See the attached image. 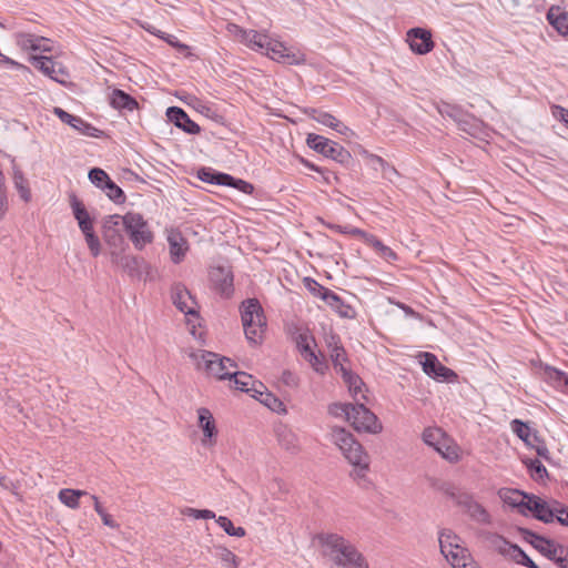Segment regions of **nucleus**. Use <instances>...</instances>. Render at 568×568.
<instances>
[{
  "mask_svg": "<svg viewBox=\"0 0 568 568\" xmlns=\"http://www.w3.org/2000/svg\"><path fill=\"white\" fill-rule=\"evenodd\" d=\"M110 103L118 110L133 111L139 106L133 97L120 89H114L112 91Z\"/></svg>",
  "mask_w": 568,
  "mask_h": 568,
  "instance_id": "31",
  "label": "nucleus"
},
{
  "mask_svg": "<svg viewBox=\"0 0 568 568\" xmlns=\"http://www.w3.org/2000/svg\"><path fill=\"white\" fill-rule=\"evenodd\" d=\"M547 20L559 34L568 36V12L561 11L559 7H551L547 12Z\"/></svg>",
  "mask_w": 568,
  "mask_h": 568,
  "instance_id": "29",
  "label": "nucleus"
},
{
  "mask_svg": "<svg viewBox=\"0 0 568 568\" xmlns=\"http://www.w3.org/2000/svg\"><path fill=\"white\" fill-rule=\"evenodd\" d=\"M102 523L110 528H118L119 525L113 520L111 515H109L105 510L100 515Z\"/></svg>",
  "mask_w": 568,
  "mask_h": 568,
  "instance_id": "62",
  "label": "nucleus"
},
{
  "mask_svg": "<svg viewBox=\"0 0 568 568\" xmlns=\"http://www.w3.org/2000/svg\"><path fill=\"white\" fill-rule=\"evenodd\" d=\"M318 542L327 548L326 555L341 568H368L365 557L344 537L337 534H318Z\"/></svg>",
  "mask_w": 568,
  "mask_h": 568,
  "instance_id": "1",
  "label": "nucleus"
},
{
  "mask_svg": "<svg viewBox=\"0 0 568 568\" xmlns=\"http://www.w3.org/2000/svg\"><path fill=\"white\" fill-rule=\"evenodd\" d=\"M422 358L420 364L423 371L428 376L437 379V381H447L450 382L457 377V374L450 368L444 366L436 355L433 353L424 352L419 354Z\"/></svg>",
  "mask_w": 568,
  "mask_h": 568,
  "instance_id": "14",
  "label": "nucleus"
},
{
  "mask_svg": "<svg viewBox=\"0 0 568 568\" xmlns=\"http://www.w3.org/2000/svg\"><path fill=\"white\" fill-rule=\"evenodd\" d=\"M216 523L229 536L232 535V530H234L235 527L230 518L220 516L216 518Z\"/></svg>",
  "mask_w": 568,
  "mask_h": 568,
  "instance_id": "60",
  "label": "nucleus"
},
{
  "mask_svg": "<svg viewBox=\"0 0 568 568\" xmlns=\"http://www.w3.org/2000/svg\"><path fill=\"white\" fill-rule=\"evenodd\" d=\"M124 230V215L113 214L103 220L102 236L112 251L123 250L125 244L122 231Z\"/></svg>",
  "mask_w": 568,
  "mask_h": 568,
  "instance_id": "11",
  "label": "nucleus"
},
{
  "mask_svg": "<svg viewBox=\"0 0 568 568\" xmlns=\"http://www.w3.org/2000/svg\"><path fill=\"white\" fill-rule=\"evenodd\" d=\"M12 163L14 187L17 189L20 197L24 202H29L31 199V192L28 185V181L24 179L23 172L17 166L14 161H12Z\"/></svg>",
  "mask_w": 568,
  "mask_h": 568,
  "instance_id": "35",
  "label": "nucleus"
},
{
  "mask_svg": "<svg viewBox=\"0 0 568 568\" xmlns=\"http://www.w3.org/2000/svg\"><path fill=\"white\" fill-rule=\"evenodd\" d=\"M191 357L196 363L199 369L205 371L209 376L216 377L217 379H231L232 373L229 367H235L236 364L229 357H220L219 354L199 351L192 353Z\"/></svg>",
  "mask_w": 568,
  "mask_h": 568,
  "instance_id": "5",
  "label": "nucleus"
},
{
  "mask_svg": "<svg viewBox=\"0 0 568 568\" xmlns=\"http://www.w3.org/2000/svg\"><path fill=\"white\" fill-rule=\"evenodd\" d=\"M423 440L426 445L433 447L442 457L449 462L458 459L456 446L450 444L449 438L438 427H427L423 432Z\"/></svg>",
  "mask_w": 568,
  "mask_h": 568,
  "instance_id": "9",
  "label": "nucleus"
},
{
  "mask_svg": "<svg viewBox=\"0 0 568 568\" xmlns=\"http://www.w3.org/2000/svg\"><path fill=\"white\" fill-rule=\"evenodd\" d=\"M554 501L548 503L536 495H531L528 500L527 513H531L532 516L545 524L554 521Z\"/></svg>",
  "mask_w": 568,
  "mask_h": 568,
  "instance_id": "22",
  "label": "nucleus"
},
{
  "mask_svg": "<svg viewBox=\"0 0 568 568\" xmlns=\"http://www.w3.org/2000/svg\"><path fill=\"white\" fill-rule=\"evenodd\" d=\"M332 229H334L335 231H337L338 233H342V234H351V235H354V236H358L361 239H363L365 241L366 236H367V232L361 230V229H357V227H354V226H349V225H345V226H342V225H332L331 226Z\"/></svg>",
  "mask_w": 568,
  "mask_h": 568,
  "instance_id": "54",
  "label": "nucleus"
},
{
  "mask_svg": "<svg viewBox=\"0 0 568 568\" xmlns=\"http://www.w3.org/2000/svg\"><path fill=\"white\" fill-rule=\"evenodd\" d=\"M20 44L26 49H31L33 51H50V40L42 38V37H36L30 33H23L20 36L19 40Z\"/></svg>",
  "mask_w": 568,
  "mask_h": 568,
  "instance_id": "34",
  "label": "nucleus"
},
{
  "mask_svg": "<svg viewBox=\"0 0 568 568\" xmlns=\"http://www.w3.org/2000/svg\"><path fill=\"white\" fill-rule=\"evenodd\" d=\"M509 557L517 564L523 565L525 567L540 568L518 545H514Z\"/></svg>",
  "mask_w": 568,
  "mask_h": 568,
  "instance_id": "42",
  "label": "nucleus"
},
{
  "mask_svg": "<svg viewBox=\"0 0 568 568\" xmlns=\"http://www.w3.org/2000/svg\"><path fill=\"white\" fill-rule=\"evenodd\" d=\"M312 118L316 122H318V123H321L323 125L329 126V128H332L333 130H335L336 132H338L341 134H346L349 131V129L346 125H344L339 120H337L331 113L313 109L312 110Z\"/></svg>",
  "mask_w": 568,
  "mask_h": 568,
  "instance_id": "32",
  "label": "nucleus"
},
{
  "mask_svg": "<svg viewBox=\"0 0 568 568\" xmlns=\"http://www.w3.org/2000/svg\"><path fill=\"white\" fill-rule=\"evenodd\" d=\"M551 114L555 119L562 122L565 126L568 129V110L560 105L551 106Z\"/></svg>",
  "mask_w": 568,
  "mask_h": 568,
  "instance_id": "58",
  "label": "nucleus"
},
{
  "mask_svg": "<svg viewBox=\"0 0 568 568\" xmlns=\"http://www.w3.org/2000/svg\"><path fill=\"white\" fill-rule=\"evenodd\" d=\"M347 422H349L357 432L378 434L383 429L377 416L364 404H354V407L351 408V413H347Z\"/></svg>",
  "mask_w": 568,
  "mask_h": 568,
  "instance_id": "8",
  "label": "nucleus"
},
{
  "mask_svg": "<svg viewBox=\"0 0 568 568\" xmlns=\"http://www.w3.org/2000/svg\"><path fill=\"white\" fill-rule=\"evenodd\" d=\"M111 261L119 265L132 277H142V270L149 267L143 258L134 255H121L119 252L111 251Z\"/></svg>",
  "mask_w": 568,
  "mask_h": 568,
  "instance_id": "20",
  "label": "nucleus"
},
{
  "mask_svg": "<svg viewBox=\"0 0 568 568\" xmlns=\"http://www.w3.org/2000/svg\"><path fill=\"white\" fill-rule=\"evenodd\" d=\"M106 196L116 204H122L125 202V194L123 190L116 185L112 180L109 181L104 189L102 190Z\"/></svg>",
  "mask_w": 568,
  "mask_h": 568,
  "instance_id": "44",
  "label": "nucleus"
},
{
  "mask_svg": "<svg viewBox=\"0 0 568 568\" xmlns=\"http://www.w3.org/2000/svg\"><path fill=\"white\" fill-rule=\"evenodd\" d=\"M510 427L511 430L526 444V446L535 449L539 457L546 460L549 459L548 447L536 429L530 428L527 423H524L520 419H513Z\"/></svg>",
  "mask_w": 568,
  "mask_h": 568,
  "instance_id": "10",
  "label": "nucleus"
},
{
  "mask_svg": "<svg viewBox=\"0 0 568 568\" xmlns=\"http://www.w3.org/2000/svg\"><path fill=\"white\" fill-rule=\"evenodd\" d=\"M528 468L530 470L531 477L535 480H542L544 478L548 477V471L539 459L530 460Z\"/></svg>",
  "mask_w": 568,
  "mask_h": 568,
  "instance_id": "49",
  "label": "nucleus"
},
{
  "mask_svg": "<svg viewBox=\"0 0 568 568\" xmlns=\"http://www.w3.org/2000/svg\"><path fill=\"white\" fill-rule=\"evenodd\" d=\"M331 440L339 448L344 457L356 469V477H364V473L369 467V457L364 452L363 446L354 438V436L343 427H332L329 433Z\"/></svg>",
  "mask_w": 568,
  "mask_h": 568,
  "instance_id": "3",
  "label": "nucleus"
},
{
  "mask_svg": "<svg viewBox=\"0 0 568 568\" xmlns=\"http://www.w3.org/2000/svg\"><path fill=\"white\" fill-rule=\"evenodd\" d=\"M305 356L304 358L312 365V367L320 374H324L328 365L327 363L321 358L314 351H312L311 346H304Z\"/></svg>",
  "mask_w": 568,
  "mask_h": 568,
  "instance_id": "41",
  "label": "nucleus"
},
{
  "mask_svg": "<svg viewBox=\"0 0 568 568\" xmlns=\"http://www.w3.org/2000/svg\"><path fill=\"white\" fill-rule=\"evenodd\" d=\"M166 116L176 128L189 134H197L201 128L197 123L190 119L189 114L179 106H170L166 110Z\"/></svg>",
  "mask_w": 568,
  "mask_h": 568,
  "instance_id": "21",
  "label": "nucleus"
},
{
  "mask_svg": "<svg viewBox=\"0 0 568 568\" xmlns=\"http://www.w3.org/2000/svg\"><path fill=\"white\" fill-rule=\"evenodd\" d=\"M354 407V404H341L334 403L329 405L328 413L335 417L345 416L347 419V413H351V408Z\"/></svg>",
  "mask_w": 568,
  "mask_h": 568,
  "instance_id": "52",
  "label": "nucleus"
},
{
  "mask_svg": "<svg viewBox=\"0 0 568 568\" xmlns=\"http://www.w3.org/2000/svg\"><path fill=\"white\" fill-rule=\"evenodd\" d=\"M199 415V427L202 429L204 438L202 439L203 445L216 436L217 429L215 420L210 409L201 407L197 409Z\"/></svg>",
  "mask_w": 568,
  "mask_h": 568,
  "instance_id": "27",
  "label": "nucleus"
},
{
  "mask_svg": "<svg viewBox=\"0 0 568 568\" xmlns=\"http://www.w3.org/2000/svg\"><path fill=\"white\" fill-rule=\"evenodd\" d=\"M554 520H557L560 525L568 527V507L561 503L554 500Z\"/></svg>",
  "mask_w": 568,
  "mask_h": 568,
  "instance_id": "50",
  "label": "nucleus"
},
{
  "mask_svg": "<svg viewBox=\"0 0 568 568\" xmlns=\"http://www.w3.org/2000/svg\"><path fill=\"white\" fill-rule=\"evenodd\" d=\"M217 550V557L221 559V561L231 568H237L239 567V559L237 557L226 547L219 546L216 547Z\"/></svg>",
  "mask_w": 568,
  "mask_h": 568,
  "instance_id": "48",
  "label": "nucleus"
},
{
  "mask_svg": "<svg viewBox=\"0 0 568 568\" xmlns=\"http://www.w3.org/2000/svg\"><path fill=\"white\" fill-rule=\"evenodd\" d=\"M172 301L176 308L185 315L197 316L196 302L189 290L181 283L172 287Z\"/></svg>",
  "mask_w": 568,
  "mask_h": 568,
  "instance_id": "19",
  "label": "nucleus"
},
{
  "mask_svg": "<svg viewBox=\"0 0 568 568\" xmlns=\"http://www.w3.org/2000/svg\"><path fill=\"white\" fill-rule=\"evenodd\" d=\"M407 42L410 50L419 55L426 54L434 49L432 32L424 28H413L407 32Z\"/></svg>",
  "mask_w": 568,
  "mask_h": 568,
  "instance_id": "16",
  "label": "nucleus"
},
{
  "mask_svg": "<svg viewBox=\"0 0 568 568\" xmlns=\"http://www.w3.org/2000/svg\"><path fill=\"white\" fill-rule=\"evenodd\" d=\"M237 389L251 394L253 397V383H257L253 379V376L245 372H235L232 373V378Z\"/></svg>",
  "mask_w": 568,
  "mask_h": 568,
  "instance_id": "37",
  "label": "nucleus"
},
{
  "mask_svg": "<svg viewBox=\"0 0 568 568\" xmlns=\"http://www.w3.org/2000/svg\"><path fill=\"white\" fill-rule=\"evenodd\" d=\"M30 62L37 70L41 71L53 81L62 85H68L70 75L62 63L45 55H32Z\"/></svg>",
  "mask_w": 568,
  "mask_h": 568,
  "instance_id": "12",
  "label": "nucleus"
},
{
  "mask_svg": "<svg viewBox=\"0 0 568 568\" xmlns=\"http://www.w3.org/2000/svg\"><path fill=\"white\" fill-rule=\"evenodd\" d=\"M282 379L287 386H295L297 384L296 377L293 373L285 371L282 375Z\"/></svg>",
  "mask_w": 568,
  "mask_h": 568,
  "instance_id": "61",
  "label": "nucleus"
},
{
  "mask_svg": "<svg viewBox=\"0 0 568 568\" xmlns=\"http://www.w3.org/2000/svg\"><path fill=\"white\" fill-rule=\"evenodd\" d=\"M241 318L246 339L251 344H258L266 327V318L256 298H247L242 303Z\"/></svg>",
  "mask_w": 568,
  "mask_h": 568,
  "instance_id": "4",
  "label": "nucleus"
},
{
  "mask_svg": "<svg viewBox=\"0 0 568 568\" xmlns=\"http://www.w3.org/2000/svg\"><path fill=\"white\" fill-rule=\"evenodd\" d=\"M243 42L255 50H265L273 60L287 64H301L305 61L304 55L298 52H288L287 48L277 40L265 33L255 30L239 29Z\"/></svg>",
  "mask_w": 568,
  "mask_h": 568,
  "instance_id": "2",
  "label": "nucleus"
},
{
  "mask_svg": "<svg viewBox=\"0 0 568 568\" xmlns=\"http://www.w3.org/2000/svg\"><path fill=\"white\" fill-rule=\"evenodd\" d=\"M452 497L456 500V503L467 510L470 505H473L476 500L469 494L462 493L458 495L452 494Z\"/></svg>",
  "mask_w": 568,
  "mask_h": 568,
  "instance_id": "59",
  "label": "nucleus"
},
{
  "mask_svg": "<svg viewBox=\"0 0 568 568\" xmlns=\"http://www.w3.org/2000/svg\"><path fill=\"white\" fill-rule=\"evenodd\" d=\"M196 176L205 182L213 185H223L225 186L230 181H233V176L227 173L219 172L212 168H200L197 170Z\"/></svg>",
  "mask_w": 568,
  "mask_h": 568,
  "instance_id": "28",
  "label": "nucleus"
},
{
  "mask_svg": "<svg viewBox=\"0 0 568 568\" xmlns=\"http://www.w3.org/2000/svg\"><path fill=\"white\" fill-rule=\"evenodd\" d=\"M225 186H232L245 194H252L253 193V185L244 180L235 179L233 176V181H230Z\"/></svg>",
  "mask_w": 568,
  "mask_h": 568,
  "instance_id": "55",
  "label": "nucleus"
},
{
  "mask_svg": "<svg viewBox=\"0 0 568 568\" xmlns=\"http://www.w3.org/2000/svg\"><path fill=\"white\" fill-rule=\"evenodd\" d=\"M443 541L455 548L459 546V537L452 530H443L439 534V544H443Z\"/></svg>",
  "mask_w": 568,
  "mask_h": 568,
  "instance_id": "56",
  "label": "nucleus"
},
{
  "mask_svg": "<svg viewBox=\"0 0 568 568\" xmlns=\"http://www.w3.org/2000/svg\"><path fill=\"white\" fill-rule=\"evenodd\" d=\"M88 178L92 184L101 190H103L104 185H106L111 180L108 173L100 168L91 169L89 171Z\"/></svg>",
  "mask_w": 568,
  "mask_h": 568,
  "instance_id": "45",
  "label": "nucleus"
},
{
  "mask_svg": "<svg viewBox=\"0 0 568 568\" xmlns=\"http://www.w3.org/2000/svg\"><path fill=\"white\" fill-rule=\"evenodd\" d=\"M170 256L174 264L181 263L189 250L187 241L178 231H171L168 235Z\"/></svg>",
  "mask_w": 568,
  "mask_h": 568,
  "instance_id": "25",
  "label": "nucleus"
},
{
  "mask_svg": "<svg viewBox=\"0 0 568 568\" xmlns=\"http://www.w3.org/2000/svg\"><path fill=\"white\" fill-rule=\"evenodd\" d=\"M545 377L552 382L557 387H562L565 390H568V374L559 371L551 366H546Z\"/></svg>",
  "mask_w": 568,
  "mask_h": 568,
  "instance_id": "39",
  "label": "nucleus"
},
{
  "mask_svg": "<svg viewBox=\"0 0 568 568\" xmlns=\"http://www.w3.org/2000/svg\"><path fill=\"white\" fill-rule=\"evenodd\" d=\"M329 356L335 371L341 373L343 379L348 384L349 388L354 389L355 394L361 392V386L363 385L362 379L344 366V363L347 362V356L343 345L335 344L332 352L329 353Z\"/></svg>",
  "mask_w": 568,
  "mask_h": 568,
  "instance_id": "13",
  "label": "nucleus"
},
{
  "mask_svg": "<svg viewBox=\"0 0 568 568\" xmlns=\"http://www.w3.org/2000/svg\"><path fill=\"white\" fill-rule=\"evenodd\" d=\"M253 397L275 413H286L285 405L275 395L270 393L262 383H253Z\"/></svg>",
  "mask_w": 568,
  "mask_h": 568,
  "instance_id": "23",
  "label": "nucleus"
},
{
  "mask_svg": "<svg viewBox=\"0 0 568 568\" xmlns=\"http://www.w3.org/2000/svg\"><path fill=\"white\" fill-rule=\"evenodd\" d=\"M306 144L310 149L337 163L347 165L352 160L351 153L345 148L322 135L310 133L306 139Z\"/></svg>",
  "mask_w": 568,
  "mask_h": 568,
  "instance_id": "7",
  "label": "nucleus"
},
{
  "mask_svg": "<svg viewBox=\"0 0 568 568\" xmlns=\"http://www.w3.org/2000/svg\"><path fill=\"white\" fill-rule=\"evenodd\" d=\"M499 495L507 505L517 508L520 515L527 516L528 500L532 494H527L517 489H501Z\"/></svg>",
  "mask_w": 568,
  "mask_h": 568,
  "instance_id": "24",
  "label": "nucleus"
},
{
  "mask_svg": "<svg viewBox=\"0 0 568 568\" xmlns=\"http://www.w3.org/2000/svg\"><path fill=\"white\" fill-rule=\"evenodd\" d=\"M324 302L334 310L341 317L353 318L355 316V310L346 304L335 292L329 291L326 293Z\"/></svg>",
  "mask_w": 568,
  "mask_h": 568,
  "instance_id": "30",
  "label": "nucleus"
},
{
  "mask_svg": "<svg viewBox=\"0 0 568 568\" xmlns=\"http://www.w3.org/2000/svg\"><path fill=\"white\" fill-rule=\"evenodd\" d=\"M70 206L81 232L83 233L92 230L93 219L90 216L82 201H80L75 194L70 195Z\"/></svg>",
  "mask_w": 568,
  "mask_h": 568,
  "instance_id": "26",
  "label": "nucleus"
},
{
  "mask_svg": "<svg viewBox=\"0 0 568 568\" xmlns=\"http://www.w3.org/2000/svg\"><path fill=\"white\" fill-rule=\"evenodd\" d=\"M305 287L316 297L322 298L323 301L326 297V293H329V288L324 287L322 284H320L317 281L311 277L304 278Z\"/></svg>",
  "mask_w": 568,
  "mask_h": 568,
  "instance_id": "47",
  "label": "nucleus"
},
{
  "mask_svg": "<svg viewBox=\"0 0 568 568\" xmlns=\"http://www.w3.org/2000/svg\"><path fill=\"white\" fill-rule=\"evenodd\" d=\"M210 282L213 288L223 297H231L233 287V273L229 266H216L210 271Z\"/></svg>",
  "mask_w": 568,
  "mask_h": 568,
  "instance_id": "15",
  "label": "nucleus"
},
{
  "mask_svg": "<svg viewBox=\"0 0 568 568\" xmlns=\"http://www.w3.org/2000/svg\"><path fill=\"white\" fill-rule=\"evenodd\" d=\"M556 555L557 556L551 560L555 561L559 568H568V548L564 546L558 548Z\"/></svg>",
  "mask_w": 568,
  "mask_h": 568,
  "instance_id": "57",
  "label": "nucleus"
},
{
  "mask_svg": "<svg viewBox=\"0 0 568 568\" xmlns=\"http://www.w3.org/2000/svg\"><path fill=\"white\" fill-rule=\"evenodd\" d=\"M518 531L524 540L529 542L535 549H537L550 560L557 556L556 552L558 551V548L562 547L561 545L555 544L552 540L537 535L527 528H518Z\"/></svg>",
  "mask_w": 568,
  "mask_h": 568,
  "instance_id": "17",
  "label": "nucleus"
},
{
  "mask_svg": "<svg viewBox=\"0 0 568 568\" xmlns=\"http://www.w3.org/2000/svg\"><path fill=\"white\" fill-rule=\"evenodd\" d=\"M124 231L133 246L139 251H142L154 240L153 232L150 230L148 222L140 213L128 212L124 215Z\"/></svg>",
  "mask_w": 568,
  "mask_h": 568,
  "instance_id": "6",
  "label": "nucleus"
},
{
  "mask_svg": "<svg viewBox=\"0 0 568 568\" xmlns=\"http://www.w3.org/2000/svg\"><path fill=\"white\" fill-rule=\"evenodd\" d=\"M53 113L65 124L70 125L81 134L87 136L99 138L102 131L85 122L82 118L73 115L64 111L63 109L55 106Z\"/></svg>",
  "mask_w": 568,
  "mask_h": 568,
  "instance_id": "18",
  "label": "nucleus"
},
{
  "mask_svg": "<svg viewBox=\"0 0 568 568\" xmlns=\"http://www.w3.org/2000/svg\"><path fill=\"white\" fill-rule=\"evenodd\" d=\"M466 513L471 517V519L476 520L480 524H490V515L488 511L477 501H475L470 507L466 510Z\"/></svg>",
  "mask_w": 568,
  "mask_h": 568,
  "instance_id": "43",
  "label": "nucleus"
},
{
  "mask_svg": "<svg viewBox=\"0 0 568 568\" xmlns=\"http://www.w3.org/2000/svg\"><path fill=\"white\" fill-rule=\"evenodd\" d=\"M364 242L373 246L382 257L386 260H397V254L390 247L386 246L382 241H379L375 235L368 233Z\"/></svg>",
  "mask_w": 568,
  "mask_h": 568,
  "instance_id": "38",
  "label": "nucleus"
},
{
  "mask_svg": "<svg viewBox=\"0 0 568 568\" xmlns=\"http://www.w3.org/2000/svg\"><path fill=\"white\" fill-rule=\"evenodd\" d=\"M85 243L90 250V253L93 257H97L101 253V243L98 235L94 232V229L83 232Z\"/></svg>",
  "mask_w": 568,
  "mask_h": 568,
  "instance_id": "46",
  "label": "nucleus"
},
{
  "mask_svg": "<svg viewBox=\"0 0 568 568\" xmlns=\"http://www.w3.org/2000/svg\"><path fill=\"white\" fill-rule=\"evenodd\" d=\"M87 495L83 490L64 488L59 491V499L65 506L75 509L79 507V498Z\"/></svg>",
  "mask_w": 568,
  "mask_h": 568,
  "instance_id": "40",
  "label": "nucleus"
},
{
  "mask_svg": "<svg viewBox=\"0 0 568 568\" xmlns=\"http://www.w3.org/2000/svg\"><path fill=\"white\" fill-rule=\"evenodd\" d=\"M280 445L287 452L295 453L297 449L296 435L285 426L278 427L276 430Z\"/></svg>",
  "mask_w": 568,
  "mask_h": 568,
  "instance_id": "36",
  "label": "nucleus"
},
{
  "mask_svg": "<svg viewBox=\"0 0 568 568\" xmlns=\"http://www.w3.org/2000/svg\"><path fill=\"white\" fill-rule=\"evenodd\" d=\"M484 537L490 547L497 550L500 555L509 557L515 544H511L501 535L496 532H485Z\"/></svg>",
  "mask_w": 568,
  "mask_h": 568,
  "instance_id": "33",
  "label": "nucleus"
},
{
  "mask_svg": "<svg viewBox=\"0 0 568 568\" xmlns=\"http://www.w3.org/2000/svg\"><path fill=\"white\" fill-rule=\"evenodd\" d=\"M297 346L302 353L303 356H305L304 346H310L308 337L305 334H300L297 338Z\"/></svg>",
  "mask_w": 568,
  "mask_h": 568,
  "instance_id": "63",
  "label": "nucleus"
},
{
  "mask_svg": "<svg viewBox=\"0 0 568 568\" xmlns=\"http://www.w3.org/2000/svg\"><path fill=\"white\" fill-rule=\"evenodd\" d=\"M184 514L195 519H216L215 513L210 509L186 508Z\"/></svg>",
  "mask_w": 568,
  "mask_h": 568,
  "instance_id": "53",
  "label": "nucleus"
},
{
  "mask_svg": "<svg viewBox=\"0 0 568 568\" xmlns=\"http://www.w3.org/2000/svg\"><path fill=\"white\" fill-rule=\"evenodd\" d=\"M201 113L204 114L207 118L216 119L221 118L211 106L209 105H201Z\"/></svg>",
  "mask_w": 568,
  "mask_h": 568,
  "instance_id": "64",
  "label": "nucleus"
},
{
  "mask_svg": "<svg viewBox=\"0 0 568 568\" xmlns=\"http://www.w3.org/2000/svg\"><path fill=\"white\" fill-rule=\"evenodd\" d=\"M155 36L164 40L168 44L175 48L180 52H185L190 49L187 44L180 42L173 34H168L165 32L159 31V33H155Z\"/></svg>",
  "mask_w": 568,
  "mask_h": 568,
  "instance_id": "51",
  "label": "nucleus"
}]
</instances>
